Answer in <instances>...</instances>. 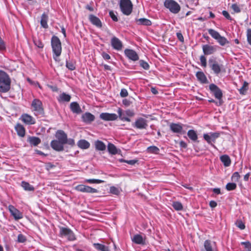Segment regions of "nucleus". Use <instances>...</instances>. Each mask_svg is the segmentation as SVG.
Returning <instances> with one entry per match:
<instances>
[{"label":"nucleus","mask_w":251,"mask_h":251,"mask_svg":"<svg viewBox=\"0 0 251 251\" xmlns=\"http://www.w3.org/2000/svg\"><path fill=\"white\" fill-rule=\"evenodd\" d=\"M133 126L138 129H146L148 126L147 121L144 118L137 119L133 125Z\"/></svg>","instance_id":"12"},{"label":"nucleus","mask_w":251,"mask_h":251,"mask_svg":"<svg viewBox=\"0 0 251 251\" xmlns=\"http://www.w3.org/2000/svg\"><path fill=\"white\" fill-rule=\"evenodd\" d=\"M70 108L73 113L79 114L81 112L79 104L76 102H73L70 104Z\"/></svg>","instance_id":"24"},{"label":"nucleus","mask_w":251,"mask_h":251,"mask_svg":"<svg viewBox=\"0 0 251 251\" xmlns=\"http://www.w3.org/2000/svg\"><path fill=\"white\" fill-rule=\"evenodd\" d=\"M124 112L127 117H133L134 115V112L131 110H127Z\"/></svg>","instance_id":"57"},{"label":"nucleus","mask_w":251,"mask_h":251,"mask_svg":"<svg viewBox=\"0 0 251 251\" xmlns=\"http://www.w3.org/2000/svg\"><path fill=\"white\" fill-rule=\"evenodd\" d=\"M126 56L130 60L135 61L139 59L137 53L133 50L126 49L125 50Z\"/></svg>","instance_id":"14"},{"label":"nucleus","mask_w":251,"mask_h":251,"mask_svg":"<svg viewBox=\"0 0 251 251\" xmlns=\"http://www.w3.org/2000/svg\"><path fill=\"white\" fill-rule=\"evenodd\" d=\"M60 234L61 236L67 238L70 241H74L75 237L73 232L68 228L60 227Z\"/></svg>","instance_id":"6"},{"label":"nucleus","mask_w":251,"mask_h":251,"mask_svg":"<svg viewBox=\"0 0 251 251\" xmlns=\"http://www.w3.org/2000/svg\"><path fill=\"white\" fill-rule=\"evenodd\" d=\"M208 32L211 37L216 40L221 46H224L229 43L226 38L222 36L218 31L213 29H209Z\"/></svg>","instance_id":"3"},{"label":"nucleus","mask_w":251,"mask_h":251,"mask_svg":"<svg viewBox=\"0 0 251 251\" xmlns=\"http://www.w3.org/2000/svg\"><path fill=\"white\" fill-rule=\"evenodd\" d=\"M117 112L119 114L120 119L122 120V117H127L124 112H123V110L121 108H119L118 109Z\"/></svg>","instance_id":"55"},{"label":"nucleus","mask_w":251,"mask_h":251,"mask_svg":"<svg viewBox=\"0 0 251 251\" xmlns=\"http://www.w3.org/2000/svg\"><path fill=\"white\" fill-rule=\"evenodd\" d=\"M102 56L103 58L105 60H109L110 59V56L109 54L106 53H102Z\"/></svg>","instance_id":"64"},{"label":"nucleus","mask_w":251,"mask_h":251,"mask_svg":"<svg viewBox=\"0 0 251 251\" xmlns=\"http://www.w3.org/2000/svg\"><path fill=\"white\" fill-rule=\"evenodd\" d=\"M78 147L81 149H87L90 147V143L85 140H80L77 143Z\"/></svg>","instance_id":"25"},{"label":"nucleus","mask_w":251,"mask_h":251,"mask_svg":"<svg viewBox=\"0 0 251 251\" xmlns=\"http://www.w3.org/2000/svg\"><path fill=\"white\" fill-rule=\"evenodd\" d=\"M31 106L35 114H42L43 113L42 103L39 100L34 99L32 102Z\"/></svg>","instance_id":"9"},{"label":"nucleus","mask_w":251,"mask_h":251,"mask_svg":"<svg viewBox=\"0 0 251 251\" xmlns=\"http://www.w3.org/2000/svg\"><path fill=\"white\" fill-rule=\"evenodd\" d=\"M8 210L15 220H19L23 218V214L14 206L9 205Z\"/></svg>","instance_id":"13"},{"label":"nucleus","mask_w":251,"mask_h":251,"mask_svg":"<svg viewBox=\"0 0 251 251\" xmlns=\"http://www.w3.org/2000/svg\"><path fill=\"white\" fill-rule=\"evenodd\" d=\"M241 244L244 246L246 251H251V243L250 242H242Z\"/></svg>","instance_id":"43"},{"label":"nucleus","mask_w":251,"mask_h":251,"mask_svg":"<svg viewBox=\"0 0 251 251\" xmlns=\"http://www.w3.org/2000/svg\"><path fill=\"white\" fill-rule=\"evenodd\" d=\"M109 15L114 21L116 22L118 21V18H117V16L115 15V14L114 13V12L113 11H109Z\"/></svg>","instance_id":"59"},{"label":"nucleus","mask_w":251,"mask_h":251,"mask_svg":"<svg viewBox=\"0 0 251 251\" xmlns=\"http://www.w3.org/2000/svg\"><path fill=\"white\" fill-rule=\"evenodd\" d=\"M22 186L25 191H33L34 190V188L33 186L25 181H23L22 182Z\"/></svg>","instance_id":"36"},{"label":"nucleus","mask_w":251,"mask_h":251,"mask_svg":"<svg viewBox=\"0 0 251 251\" xmlns=\"http://www.w3.org/2000/svg\"><path fill=\"white\" fill-rule=\"evenodd\" d=\"M137 23L138 25H150L151 24L150 20L145 18H141L137 20Z\"/></svg>","instance_id":"37"},{"label":"nucleus","mask_w":251,"mask_h":251,"mask_svg":"<svg viewBox=\"0 0 251 251\" xmlns=\"http://www.w3.org/2000/svg\"><path fill=\"white\" fill-rule=\"evenodd\" d=\"M132 4L130 0H121L120 7L122 13L129 15L132 11Z\"/></svg>","instance_id":"4"},{"label":"nucleus","mask_w":251,"mask_h":251,"mask_svg":"<svg viewBox=\"0 0 251 251\" xmlns=\"http://www.w3.org/2000/svg\"><path fill=\"white\" fill-rule=\"evenodd\" d=\"M202 50L205 55H210L217 50V46L204 45L202 46Z\"/></svg>","instance_id":"16"},{"label":"nucleus","mask_w":251,"mask_h":251,"mask_svg":"<svg viewBox=\"0 0 251 251\" xmlns=\"http://www.w3.org/2000/svg\"><path fill=\"white\" fill-rule=\"evenodd\" d=\"M95 146L96 150L98 151H103L106 149L105 145L100 140H97L95 142Z\"/></svg>","instance_id":"29"},{"label":"nucleus","mask_w":251,"mask_h":251,"mask_svg":"<svg viewBox=\"0 0 251 251\" xmlns=\"http://www.w3.org/2000/svg\"><path fill=\"white\" fill-rule=\"evenodd\" d=\"M82 121L86 123H90L95 119V116L89 112H86L82 115Z\"/></svg>","instance_id":"21"},{"label":"nucleus","mask_w":251,"mask_h":251,"mask_svg":"<svg viewBox=\"0 0 251 251\" xmlns=\"http://www.w3.org/2000/svg\"><path fill=\"white\" fill-rule=\"evenodd\" d=\"M147 151L149 153L158 154L159 152V149L157 147L152 146L149 147Z\"/></svg>","instance_id":"39"},{"label":"nucleus","mask_w":251,"mask_h":251,"mask_svg":"<svg viewBox=\"0 0 251 251\" xmlns=\"http://www.w3.org/2000/svg\"><path fill=\"white\" fill-rule=\"evenodd\" d=\"M187 135L189 138L193 141H196L198 139V135L196 132L192 129L188 130Z\"/></svg>","instance_id":"35"},{"label":"nucleus","mask_w":251,"mask_h":251,"mask_svg":"<svg viewBox=\"0 0 251 251\" xmlns=\"http://www.w3.org/2000/svg\"><path fill=\"white\" fill-rule=\"evenodd\" d=\"M65 144H68V145L73 146L75 145V141L73 139L70 138L68 139L67 138V141L65 142Z\"/></svg>","instance_id":"60"},{"label":"nucleus","mask_w":251,"mask_h":251,"mask_svg":"<svg viewBox=\"0 0 251 251\" xmlns=\"http://www.w3.org/2000/svg\"><path fill=\"white\" fill-rule=\"evenodd\" d=\"M111 44L113 48L117 50H120L123 48V44L121 41L116 37H113L111 40Z\"/></svg>","instance_id":"15"},{"label":"nucleus","mask_w":251,"mask_h":251,"mask_svg":"<svg viewBox=\"0 0 251 251\" xmlns=\"http://www.w3.org/2000/svg\"><path fill=\"white\" fill-rule=\"evenodd\" d=\"M173 207L176 211H180L183 209V205L179 201H174L172 204Z\"/></svg>","instance_id":"40"},{"label":"nucleus","mask_w":251,"mask_h":251,"mask_svg":"<svg viewBox=\"0 0 251 251\" xmlns=\"http://www.w3.org/2000/svg\"><path fill=\"white\" fill-rule=\"evenodd\" d=\"M15 129H16L18 135H19L21 137H24L25 136V129L22 125H21L20 124H18L15 126Z\"/></svg>","instance_id":"30"},{"label":"nucleus","mask_w":251,"mask_h":251,"mask_svg":"<svg viewBox=\"0 0 251 251\" xmlns=\"http://www.w3.org/2000/svg\"><path fill=\"white\" fill-rule=\"evenodd\" d=\"M220 136L219 132H210L203 134V138L209 144L214 146L213 143Z\"/></svg>","instance_id":"7"},{"label":"nucleus","mask_w":251,"mask_h":251,"mask_svg":"<svg viewBox=\"0 0 251 251\" xmlns=\"http://www.w3.org/2000/svg\"><path fill=\"white\" fill-rule=\"evenodd\" d=\"M51 44L53 52V58L55 61L59 62L60 61L59 56L62 51L61 42L57 36H53L51 40Z\"/></svg>","instance_id":"1"},{"label":"nucleus","mask_w":251,"mask_h":251,"mask_svg":"<svg viewBox=\"0 0 251 251\" xmlns=\"http://www.w3.org/2000/svg\"><path fill=\"white\" fill-rule=\"evenodd\" d=\"M55 137L57 138V140L65 144V142L67 141V135L64 131L61 130H58L56 132Z\"/></svg>","instance_id":"20"},{"label":"nucleus","mask_w":251,"mask_h":251,"mask_svg":"<svg viewBox=\"0 0 251 251\" xmlns=\"http://www.w3.org/2000/svg\"><path fill=\"white\" fill-rule=\"evenodd\" d=\"M75 189L77 191L83 193H96L98 192V190L96 189L82 184L76 186L75 187Z\"/></svg>","instance_id":"10"},{"label":"nucleus","mask_w":251,"mask_h":251,"mask_svg":"<svg viewBox=\"0 0 251 251\" xmlns=\"http://www.w3.org/2000/svg\"><path fill=\"white\" fill-rule=\"evenodd\" d=\"M128 92L127 91L126 89H122L120 92V96L122 97H126L127 96Z\"/></svg>","instance_id":"56"},{"label":"nucleus","mask_w":251,"mask_h":251,"mask_svg":"<svg viewBox=\"0 0 251 251\" xmlns=\"http://www.w3.org/2000/svg\"><path fill=\"white\" fill-rule=\"evenodd\" d=\"M247 39L249 43L251 45V29L247 31Z\"/></svg>","instance_id":"58"},{"label":"nucleus","mask_w":251,"mask_h":251,"mask_svg":"<svg viewBox=\"0 0 251 251\" xmlns=\"http://www.w3.org/2000/svg\"><path fill=\"white\" fill-rule=\"evenodd\" d=\"M104 181L97 179H86L84 182H87L89 183H100L103 182Z\"/></svg>","instance_id":"41"},{"label":"nucleus","mask_w":251,"mask_h":251,"mask_svg":"<svg viewBox=\"0 0 251 251\" xmlns=\"http://www.w3.org/2000/svg\"><path fill=\"white\" fill-rule=\"evenodd\" d=\"M34 44L36 46L38 47L39 48H43L44 47L43 44L38 40H34Z\"/></svg>","instance_id":"53"},{"label":"nucleus","mask_w":251,"mask_h":251,"mask_svg":"<svg viewBox=\"0 0 251 251\" xmlns=\"http://www.w3.org/2000/svg\"><path fill=\"white\" fill-rule=\"evenodd\" d=\"M100 118L104 121H114L117 119L118 116L114 113H102Z\"/></svg>","instance_id":"19"},{"label":"nucleus","mask_w":251,"mask_h":251,"mask_svg":"<svg viewBox=\"0 0 251 251\" xmlns=\"http://www.w3.org/2000/svg\"><path fill=\"white\" fill-rule=\"evenodd\" d=\"M223 15L227 19L231 20V17L228 14V13L226 11H223L222 12Z\"/></svg>","instance_id":"63"},{"label":"nucleus","mask_w":251,"mask_h":251,"mask_svg":"<svg viewBox=\"0 0 251 251\" xmlns=\"http://www.w3.org/2000/svg\"><path fill=\"white\" fill-rule=\"evenodd\" d=\"M248 87V83L245 82L242 87L239 89V92L241 94H244L247 91Z\"/></svg>","instance_id":"44"},{"label":"nucleus","mask_w":251,"mask_h":251,"mask_svg":"<svg viewBox=\"0 0 251 251\" xmlns=\"http://www.w3.org/2000/svg\"><path fill=\"white\" fill-rule=\"evenodd\" d=\"M11 80L8 75L4 71H0V92L5 93L10 88Z\"/></svg>","instance_id":"2"},{"label":"nucleus","mask_w":251,"mask_h":251,"mask_svg":"<svg viewBox=\"0 0 251 251\" xmlns=\"http://www.w3.org/2000/svg\"><path fill=\"white\" fill-rule=\"evenodd\" d=\"M221 161L226 167H228L230 165L231 161L229 157L227 155H224L220 157Z\"/></svg>","instance_id":"32"},{"label":"nucleus","mask_w":251,"mask_h":251,"mask_svg":"<svg viewBox=\"0 0 251 251\" xmlns=\"http://www.w3.org/2000/svg\"><path fill=\"white\" fill-rule=\"evenodd\" d=\"M197 78L201 81L202 83H205L207 81V78L203 73L199 72L196 74Z\"/></svg>","instance_id":"38"},{"label":"nucleus","mask_w":251,"mask_h":251,"mask_svg":"<svg viewBox=\"0 0 251 251\" xmlns=\"http://www.w3.org/2000/svg\"><path fill=\"white\" fill-rule=\"evenodd\" d=\"M200 61H201V66L204 67H206V65H207V63H206V59L205 57L203 55H201L200 57Z\"/></svg>","instance_id":"48"},{"label":"nucleus","mask_w":251,"mask_h":251,"mask_svg":"<svg viewBox=\"0 0 251 251\" xmlns=\"http://www.w3.org/2000/svg\"><path fill=\"white\" fill-rule=\"evenodd\" d=\"M209 64L211 69L217 75L219 74L223 68L222 65L219 64L217 62L213 59L209 60Z\"/></svg>","instance_id":"11"},{"label":"nucleus","mask_w":251,"mask_h":251,"mask_svg":"<svg viewBox=\"0 0 251 251\" xmlns=\"http://www.w3.org/2000/svg\"><path fill=\"white\" fill-rule=\"evenodd\" d=\"M236 188V184L235 183H228L226 185V189L228 191L233 190Z\"/></svg>","instance_id":"45"},{"label":"nucleus","mask_w":251,"mask_h":251,"mask_svg":"<svg viewBox=\"0 0 251 251\" xmlns=\"http://www.w3.org/2000/svg\"><path fill=\"white\" fill-rule=\"evenodd\" d=\"M26 241V237L23 234H20L18 236V242L24 243Z\"/></svg>","instance_id":"50"},{"label":"nucleus","mask_w":251,"mask_h":251,"mask_svg":"<svg viewBox=\"0 0 251 251\" xmlns=\"http://www.w3.org/2000/svg\"><path fill=\"white\" fill-rule=\"evenodd\" d=\"M110 192L113 194L118 195L120 193V190L118 188L112 186L110 188Z\"/></svg>","instance_id":"47"},{"label":"nucleus","mask_w":251,"mask_h":251,"mask_svg":"<svg viewBox=\"0 0 251 251\" xmlns=\"http://www.w3.org/2000/svg\"><path fill=\"white\" fill-rule=\"evenodd\" d=\"M107 149L108 152L112 154H116L119 153L121 152V150L117 149L116 146L111 143H109L107 146Z\"/></svg>","instance_id":"23"},{"label":"nucleus","mask_w":251,"mask_h":251,"mask_svg":"<svg viewBox=\"0 0 251 251\" xmlns=\"http://www.w3.org/2000/svg\"><path fill=\"white\" fill-rule=\"evenodd\" d=\"M210 91L214 94L215 97L219 100V105L221 104V99L223 96V93L221 89L216 85L211 84L209 85Z\"/></svg>","instance_id":"8"},{"label":"nucleus","mask_w":251,"mask_h":251,"mask_svg":"<svg viewBox=\"0 0 251 251\" xmlns=\"http://www.w3.org/2000/svg\"><path fill=\"white\" fill-rule=\"evenodd\" d=\"M94 248L99 251H110L108 246L99 243H94L93 244Z\"/></svg>","instance_id":"28"},{"label":"nucleus","mask_w":251,"mask_h":251,"mask_svg":"<svg viewBox=\"0 0 251 251\" xmlns=\"http://www.w3.org/2000/svg\"><path fill=\"white\" fill-rule=\"evenodd\" d=\"M29 143L34 146H37L41 143L39 138L36 137H29L28 139Z\"/></svg>","instance_id":"33"},{"label":"nucleus","mask_w":251,"mask_h":251,"mask_svg":"<svg viewBox=\"0 0 251 251\" xmlns=\"http://www.w3.org/2000/svg\"><path fill=\"white\" fill-rule=\"evenodd\" d=\"M20 119L26 125H33L35 123V120L32 116L27 114H23Z\"/></svg>","instance_id":"18"},{"label":"nucleus","mask_w":251,"mask_h":251,"mask_svg":"<svg viewBox=\"0 0 251 251\" xmlns=\"http://www.w3.org/2000/svg\"><path fill=\"white\" fill-rule=\"evenodd\" d=\"M236 226L241 229H244L245 228L244 224L241 221H238L236 223Z\"/></svg>","instance_id":"54"},{"label":"nucleus","mask_w":251,"mask_h":251,"mask_svg":"<svg viewBox=\"0 0 251 251\" xmlns=\"http://www.w3.org/2000/svg\"><path fill=\"white\" fill-rule=\"evenodd\" d=\"M140 66L145 70H148L149 69V65L148 63L143 60L140 61Z\"/></svg>","instance_id":"51"},{"label":"nucleus","mask_w":251,"mask_h":251,"mask_svg":"<svg viewBox=\"0 0 251 251\" xmlns=\"http://www.w3.org/2000/svg\"><path fill=\"white\" fill-rule=\"evenodd\" d=\"M204 246L206 251H214L209 241L206 240L204 242Z\"/></svg>","instance_id":"42"},{"label":"nucleus","mask_w":251,"mask_h":251,"mask_svg":"<svg viewBox=\"0 0 251 251\" xmlns=\"http://www.w3.org/2000/svg\"><path fill=\"white\" fill-rule=\"evenodd\" d=\"M89 19L91 22L97 27H100L101 26V23L100 20L97 17L94 15H90L89 16Z\"/></svg>","instance_id":"27"},{"label":"nucleus","mask_w":251,"mask_h":251,"mask_svg":"<svg viewBox=\"0 0 251 251\" xmlns=\"http://www.w3.org/2000/svg\"><path fill=\"white\" fill-rule=\"evenodd\" d=\"M132 241L137 244H144L145 240L143 237L139 234H136L132 238Z\"/></svg>","instance_id":"26"},{"label":"nucleus","mask_w":251,"mask_h":251,"mask_svg":"<svg viewBox=\"0 0 251 251\" xmlns=\"http://www.w3.org/2000/svg\"><path fill=\"white\" fill-rule=\"evenodd\" d=\"M240 177V176L239 174V173L235 172L233 174V175L231 176V179L233 181L237 182V181H238Z\"/></svg>","instance_id":"46"},{"label":"nucleus","mask_w":251,"mask_h":251,"mask_svg":"<svg viewBox=\"0 0 251 251\" xmlns=\"http://www.w3.org/2000/svg\"><path fill=\"white\" fill-rule=\"evenodd\" d=\"M121 161L126 162L127 164H130V165H133L136 162V161L135 160H126V161L121 160Z\"/></svg>","instance_id":"62"},{"label":"nucleus","mask_w":251,"mask_h":251,"mask_svg":"<svg viewBox=\"0 0 251 251\" xmlns=\"http://www.w3.org/2000/svg\"><path fill=\"white\" fill-rule=\"evenodd\" d=\"M164 4L165 7L173 13L176 14L180 10L179 5L174 0H165Z\"/></svg>","instance_id":"5"},{"label":"nucleus","mask_w":251,"mask_h":251,"mask_svg":"<svg viewBox=\"0 0 251 251\" xmlns=\"http://www.w3.org/2000/svg\"><path fill=\"white\" fill-rule=\"evenodd\" d=\"M48 20V16L45 13L43 14L41 17L40 23L41 26L45 28H47L48 27L47 24Z\"/></svg>","instance_id":"34"},{"label":"nucleus","mask_w":251,"mask_h":251,"mask_svg":"<svg viewBox=\"0 0 251 251\" xmlns=\"http://www.w3.org/2000/svg\"><path fill=\"white\" fill-rule=\"evenodd\" d=\"M233 11L235 13H239L241 11L240 8L236 4H233L231 6Z\"/></svg>","instance_id":"49"},{"label":"nucleus","mask_w":251,"mask_h":251,"mask_svg":"<svg viewBox=\"0 0 251 251\" xmlns=\"http://www.w3.org/2000/svg\"><path fill=\"white\" fill-rule=\"evenodd\" d=\"M170 128L174 133H180L182 130V126L180 124L171 123L170 125Z\"/></svg>","instance_id":"22"},{"label":"nucleus","mask_w":251,"mask_h":251,"mask_svg":"<svg viewBox=\"0 0 251 251\" xmlns=\"http://www.w3.org/2000/svg\"><path fill=\"white\" fill-rule=\"evenodd\" d=\"M5 49V46L4 43L0 37V50H4Z\"/></svg>","instance_id":"61"},{"label":"nucleus","mask_w":251,"mask_h":251,"mask_svg":"<svg viewBox=\"0 0 251 251\" xmlns=\"http://www.w3.org/2000/svg\"><path fill=\"white\" fill-rule=\"evenodd\" d=\"M64 144L58 140L51 141L50 145L51 148L56 151H62L64 149Z\"/></svg>","instance_id":"17"},{"label":"nucleus","mask_w":251,"mask_h":251,"mask_svg":"<svg viewBox=\"0 0 251 251\" xmlns=\"http://www.w3.org/2000/svg\"><path fill=\"white\" fill-rule=\"evenodd\" d=\"M71 100V96L70 95L67 94L65 93H63L61 94L58 98V100L59 102H69Z\"/></svg>","instance_id":"31"},{"label":"nucleus","mask_w":251,"mask_h":251,"mask_svg":"<svg viewBox=\"0 0 251 251\" xmlns=\"http://www.w3.org/2000/svg\"><path fill=\"white\" fill-rule=\"evenodd\" d=\"M66 67L70 70H74L75 69V65L74 63L72 62H66Z\"/></svg>","instance_id":"52"}]
</instances>
